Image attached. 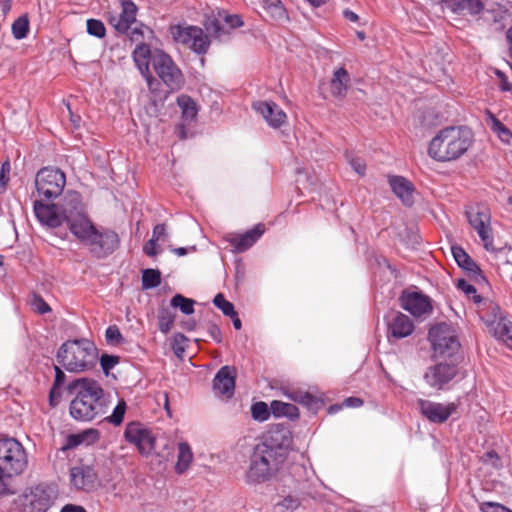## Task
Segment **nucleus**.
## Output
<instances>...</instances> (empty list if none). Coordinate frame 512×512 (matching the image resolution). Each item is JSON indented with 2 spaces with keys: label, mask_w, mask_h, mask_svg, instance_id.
I'll return each instance as SVG.
<instances>
[{
  "label": "nucleus",
  "mask_w": 512,
  "mask_h": 512,
  "mask_svg": "<svg viewBox=\"0 0 512 512\" xmlns=\"http://www.w3.org/2000/svg\"><path fill=\"white\" fill-rule=\"evenodd\" d=\"M66 176L56 167H43L35 176V188L39 200L33 203L37 220L50 228L65 224L70 233L91 255L104 259L111 255L120 245L119 235L112 229L97 226L89 216L87 205L82 195L68 190L58 204H45L58 198L65 187Z\"/></svg>",
  "instance_id": "nucleus-1"
},
{
  "label": "nucleus",
  "mask_w": 512,
  "mask_h": 512,
  "mask_svg": "<svg viewBox=\"0 0 512 512\" xmlns=\"http://www.w3.org/2000/svg\"><path fill=\"white\" fill-rule=\"evenodd\" d=\"M292 444V434L288 428L272 426L253 448L246 472L247 483L260 484L270 480L285 461Z\"/></svg>",
  "instance_id": "nucleus-2"
},
{
  "label": "nucleus",
  "mask_w": 512,
  "mask_h": 512,
  "mask_svg": "<svg viewBox=\"0 0 512 512\" xmlns=\"http://www.w3.org/2000/svg\"><path fill=\"white\" fill-rule=\"evenodd\" d=\"M67 390L74 396L69 406V413L73 419L91 422L107 413L109 403L102 386L96 380H73L68 384Z\"/></svg>",
  "instance_id": "nucleus-3"
},
{
  "label": "nucleus",
  "mask_w": 512,
  "mask_h": 512,
  "mask_svg": "<svg viewBox=\"0 0 512 512\" xmlns=\"http://www.w3.org/2000/svg\"><path fill=\"white\" fill-rule=\"evenodd\" d=\"M473 141V133L468 127L449 126L441 129L431 139L427 152L437 162H452L461 158Z\"/></svg>",
  "instance_id": "nucleus-4"
},
{
  "label": "nucleus",
  "mask_w": 512,
  "mask_h": 512,
  "mask_svg": "<svg viewBox=\"0 0 512 512\" xmlns=\"http://www.w3.org/2000/svg\"><path fill=\"white\" fill-rule=\"evenodd\" d=\"M56 359L68 372L82 373L95 367L98 350L86 338L67 340L59 347Z\"/></svg>",
  "instance_id": "nucleus-5"
},
{
  "label": "nucleus",
  "mask_w": 512,
  "mask_h": 512,
  "mask_svg": "<svg viewBox=\"0 0 512 512\" xmlns=\"http://www.w3.org/2000/svg\"><path fill=\"white\" fill-rule=\"evenodd\" d=\"M428 339L435 358H452L461 348L456 330L447 323L433 326L428 332Z\"/></svg>",
  "instance_id": "nucleus-6"
},
{
  "label": "nucleus",
  "mask_w": 512,
  "mask_h": 512,
  "mask_svg": "<svg viewBox=\"0 0 512 512\" xmlns=\"http://www.w3.org/2000/svg\"><path fill=\"white\" fill-rule=\"evenodd\" d=\"M56 499L57 489L54 485L39 483L22 494L18 512H47Z\"/></svg>",
  "instance_id": "nucleus-7"
},
{
  "label": "nucleus",
  "mask_w": 512,
  "mask_h": 512,
  "mask_svg": "<svg viewBox=\"0 0 512 512\" xmlns=\"http://www.w3.org/2000/svg\"><path fill=\"white\" fill-rule=\"evenodd\" d=\"M28 464L23 445L14 438L0 439V471L8 475L18 476L24 472Z\"/></svg>",
  "instance_id": "nucleus-8"
},
{
  "label": "nucleus",
  "mask_w": 512,
  "mask_h": 512,
  "mask_svg": "<svg viewBox=\"0 0 512 512\" xmlns=\"http://www.w3.org/2000/svg\"><path fill=\"white\" fill-rule=\"evenodd\" d=\"M153 68L161 81L170 90H179L182 87L184 77L181 70L178 68L171 56L163 50H154Z\"/></svg>",
  "instance_id": "nucleus-9"
},
{
  "label": "nucleus",
  "mask_w": 512,
  "mask_h": 512,
  "mask_svg": "<svg viewBox=\"0 0 512 512\" xmlns=\"http://www.w3.org/2000/svg\"><path fill=\"white\" fill-rule=\"evenodd\" d=\"M172 35L176 42L188 46L196 54H206L209 49V36L199 27L178 25L172 28Z\"/></svg>",
  "instance_id": "nucleus-10"
},
{
  "label": "nucleus",
  "mask_w": 512,
  "mask_h": 512,
  "mask_svg": "<svg viewBox=\"0 0 512 512\" xmlns=\"http://www.w3.org/2000/svg\"><path fill=\"white\" fill-rule=\"evenodd\" d=\"M120 4V12H110L108 16L109 23L114 29L123 34L130 32L132 40H137L138 36H142V32L137 28L131 29L132 24L136 23V15L138 8L135 2H118Z\"/></svg>",
  "instance_id": "nucleus-11"
},
{
  "label": "nucleus",
  "mask_w": 512,
  "mask_h": 512,
  "mask_svg": "<svg viewBox=\"0 0 512 512\" xmlns=\"http://www.w3.org/2000/svg\"><path fill=\"white\" fill-rule=\"evenodd\" d=\"M466 216L469 224L480 237L484 248L487 251H494L490 212L485 208H470L466 211Z\"/></svg>",
  "instance_id": "nucleus-12"
},
{
  "label": "nucleus",
  "mask_w": 512,
  "mask_h": 512,
  "mask_svg": "<svg viewBox=\"0 0 512 512\" xmlns=\"http://www.w3.org/2000/svg\"><path fill=\"white\" fill-rule=\"evenodd\" d=\"M416 404L420 414L434 424L446 422L458 407L454 402L440 403L427 399H418Z\"/></svg>",
  "instance_id": "nucleus-13"
},
{
  "label": "nucleus",
  "mask_w": 512,
  "mask_h": 512,
  "mask_svg": "<svg viewBox=\"0 0 512 512\" xmlns=\"http://www.w3.org/2000/svg\"><path fill=\"white\" fill-rule=\"evenodd\" d=\"M458 374L455 364L440 362L428 367L423 375L425 383L434 390H443Z\"/></svg>",
  "instance_id": "nucleus-14"
},
{
  "label": "nucleus",
  "mask_w": 512,
  "mask_h": 512,
  "mask_svg": "<svg viewBox=\"0 0 512 512\" xmlns=\"http://www.w3.org/2000/svg\"><path fill=\"white\" fill-rule=\"evenodd\" d=\"M69 481L71 488L76 491L91 492L99 485L95 468L87 464H79L70 468Z\"/></svg>",
  "instance_id": "nucleus-15"
},
{
  "label": "nucleus",
  "mask_w": 512,
  "mask_h": 512,
  "mask_svg": "<svg viewBox=\"0 0 512 512\" xmlns=\"http://www.w3.org/2000/svg\"><path fill=\"white\" fill-rule=\"evenodd\" d=\"M401 307L414 317L432 312L430 298L420 291H404L400 297Z\"/></svg>",
  "instance_id": "nucleus-16"
},
{
  "label": "nucleus",
  "mask_w": 512,
  "mask_h": 512,
  "mask_svg": "<svg viewBox=\"0 0 512 512\" xmlns=\"http://www.w3.org/2000/svg\"><path fill=\"white\" fill-rule=\"evenodd\" d=\"M265 233V226L262 223L256 224L253 228L244 233L235 234L227 241L232 245V252L243 253L249 250Z\"/></svg>",
  "instance_id": "nucleus-17"
},
{
  "label": "nucleus",
  "mask_w": 512,
  "mask_h": 512,
  "mask_svg": "<svg viewBox=\"0 0 512 512\" xmlns=\"http://www.w3.org/2000/svg\"><path fill=\"white\" fill-rule=\"evenodd\" d=\"M253 109L262 115L271 128L277 129L286 123V113L272 101H257L253 103Z\"/></svg>",
  "instance_id": "nucleus-18"
},
{
  "label": "nucleus",
  "mask_w": 512,
  "mask_h": 512,
  "mask_svg": "<svg viewBox=\"0 0 512 512\" xmlns=\"http://www.w3.org/2000/svg\"><path fill=\"white\" fill-rule=\"evenodd\" d=\"M213 390L216 395L231 398L235 390V373L229 366L221 367L213 379Z\"/></svg>",
  "instance_id": "nucleus-19"
},
{
  "label": "nucleus",
  "mask_w": 512,
  "mask_h": 512,
  "mask_svg": "<svg viewBox=\"0 0 512 512\" xmlns=\"http://www.w3.org/2000/svg\"><path fill=\"white\" fill-rule=\"evenodd\" d=\"M283 394L289 400L301 404L312 412H317L323 405L321 398L301 388H287Z\"/></svg>",
  "instance_id": "nucleus-20"
},
{
  "label": "nucleus",
  "mask_w": 512,
  "mask_h": 512,
  "mask_svg": "<svg viewBox=\"0 0 512 512\" xmlns=\"http://www.w3.org/2000/svg\"><path fill=\"white\" fill-rule=\"evenodd\" d=\"M477 313L488 329H491L505 317L499 305L489 298H482L477 303Z\"/></svg>",
  "instance_id": "nucleus-21"
},
{
  "label": "nucleus",
  "mask_w": 512,
  "mask_h": 512,
  "mask_svg": "<svg viewBox=\"0 0 512 512\" xmlns=\"http://www.w3.org/2000/svg\"><path fill=\"white\" fill-rule=\"evenodd\" d=\"M389 185L393 193L402 201L405 206H412L414 203V186L402 176H390Z\"/></svg>",
  "instance_id": "nucleus-22"
},
{
  "label": "nucleus",
  "mask_w": 512,
  "mask_h": 512,
  "mask_svg": "<svg viewBox=\"0 0 512 512\" xmlns=\"http://www.w3.org/2000/svg\"><path fill=\"white\" fill-rule=\"evenodd\" d=\"M388 331L396 339L406 338L413 333L414 324L407 315L398 313L389 323Z\"/></svg>",
  "instance_id": "nucleus-23"
},
{
  "label": "nucleus",
  "mask_w": 512,
  "mask_h": 512,
  "mask_svg": "<svg viewBox=\"0 0 512 512\" xmlns=\"http://www.w3.org/2000/svg\"><path fill=\"white\" fill-rule=\"evenodd\" d=\"M258 4L261 8L259 14L265 20L271 19L273 21L282 23L289 19L283 2H258Z\"/></svg>",
  "instance_id": "nucleus-24"
},
{
  "label": "nucleus",
  "mask_w": 512,
  "mask_h": 512,
  "mask_svg": "<svg viewBox=\"0 0 512 512\" xmlns=\"http://www.w3.org/2000/svg\"><path fill=\"white\" fill-rule=\"evenodd\" d=\"M453 258L457 265L466 271L468 274L477 277L481 276L482 271L476 262L467 254V252L459 246H453L451 248Z\"/></svg>",
  "instance_id": "nucleus-25"
},
{
  "label": "nucleus",
  "mask_w": 512,
  "mask_h": 512,
  "mask_svg": "<svg viewBox=\"0 0 512 512\" xmlns=\"http://www.w3.org/2000/svg\"><path fill=\"white\" fill-rule=\"evenodd\" d=\"M154 50L144 43L137 45L132 53L136 67L141 74H147L150 71V63L153 64Z\"/></svg>",
  "instance_id": "nucleus-26"
},
{
  "label": "nucleus",
  "mask_w": 512,
  "mask_h": 512,
  "mask_svg": "<svg viewBox=\"0 0 512 512\" xmlns=\"http://www.w3.org/2000/svg\"><path fill=\"white\" fill-rule=\"evenodd\" d=\"M350 75L344 67L336 69L330 81L331 93L335 97L343 98L348 90Z\"/></svg>",
  "instance_id": "nucleus-27"
},
{
  "label": "nucleus",
  "mask_w": 512,
  "mask_h": 512,
  "mask_svg": "<svg viewBox=\"0 0 512 512\" xmlns=\"http://www.w3.org/2000/svg\"><path fill=\"white\" fill-rule=\"evenodd\" d=\"M205 28L208 34L219 42L228 41L232 35V31L218 16L208 18L205 22Z\"/></svg>",
  "instance_id": "nucleus-28"
},
{
  "label": "nucleus",
  "mask_w": 512,
  "mask_h": 512,
  "mask_svg": "<svg viewBox=\"0 0 512 512\" xmlns=\"http://www.w3.org/2000/svg\"><path fill=\"white\" fill-rule=\"evenodd\" d=\"M100 439V433L95 428H88L79 433L70 434L67 437V447L73 448L80 445H92Z\"/></svg>",
  "instance_id": "nucleus-29"
},
{
  "label": "nucleus",
  "mask_w": 512,
  "mask_h": 512,
  "mask_svg": "<svg viewBox=\"0 0 512 512\" xmlns=\"http://www.w3.org/2000/svg\"><path fill=\"white\" fill-rule=\"evenodd\" d=\"M489 332L512 349V322L504 317Z\"/></svg>",
  "instance_id": "nucleus-30"
},
{
  "label": "nucleus",
  "mask_w": 512,
  "mask_h": 512,
  "mask_svg": "<svg viewBox=\"0 0 512 512\" xmlns=\"http://www.w3.org/2000/svg\"><path fill=\"white\" fill-rule=\"evenodd\" d=\"M193 460V452L190 445L187 442L178 443V456L175 465V471L181 475L185 473Z\"/></svg>",
  "instance_id": "nucleus-31"
},
{
  "label": "nucleus",
  "mask_w": 512,
  "mask_h": 512,
  "mask_svg": "<svg viewBox=\"0 0 512 512\" xmlns=\"http://www.w3.org/2000/svg\"><path fill=\"white\" fill-rule=\"evenodd\" d=\"M177 104L181 108L182 119L185 122H192L196 119L198 109L195 101L188 95H180Z\"/></svg>",
  "instance_id": "nucleus-32"
},
{
  "label": "nucleus",
  "mask_w": 512,
  "mask_h": 512,
  "mask_svg": "<svg viewBox=\"0 0 512 512\" xmlns=\"http://www.w3.org/2000/svg\"><path fill=\"white\" fill-rule=\"evenodd\" d=\"M486 123L502 142L510 143L512 132L491 112L487 113Z\"/></svg>",
  "instance_id": "nucleus-33"
},
{
  "label": "nucleus",
  "mask_w": 512,
  "mask_h": 512,
  "mask_svg": "<svg viewBox=\"0 0 512 512\" xmlns=\"http://www.w3.org/2000/svg\"><path fill=\"white\" fill-rule=\"evenodd\" d=\"M271 410L276 417H287L291 420L299 418V409L294 404L274 400L271 402Z\"/></svg>",
  "instance_id": "nucleus-34"
},
{
  "label": "nucleus",
  "mask_w": 512,
  "mask_h": 512,
  "mask_svg": "<svg viewBox=\"0 0 512 512\" xmlns=\"http://www.w3.org/2000/svg\"><path fill=\"white\" fill-rule=\"evenodd\" d=\"M489 6L484 11V20L488 22L501 23L508 14V10L499 2H488Z\"/></svg>",
  "instance_id": "nucleus-35"
},
{
  "label": "nucleus",
  "mask_w": 512,
  "mask_h": 512,
  "mask_svg": "<svg viewBox=\"0 0 512 512\" xmlns=\"http://www.w3.org/2000/svg\"><path fill=\"white\" fill-rule=\"evenodd\" d=\"M55 380L49 393V400L51 405H56L61 397V390L66 381V375L64 371L58 366L54 367Z\"/></svg>",
  "instance_id": "nucleus-36"
},
{
  "label": "nucleus",
  "mask_w": 512,
  "mask_h": 512,
  "mask_svg": "<svg viewBox=\"0 0 512 512\" xmlns=\"http://www.w3.org/2000/svg\"><path fill=\"white\" fill-rule=\"evenodd\" d=\"M30 29V22L27 14H23L14 20L11 26L12 35L16 40L27 37Z\"/></svg>",
  "instance_id": "nucleus-37"
},
{
  "label": "nucleus",
  "mask_w": 512,
  "mask_h": 512,
  "mask_svg": "<svg viewBox=\"0 0 512 512\" xmlns=\"http://www.w3.org/2000/svg\"><path fill=\"white\" fill-rule=\"evenodd\" d=\"M147 430L148 429L138 422H130L127 424L124 431L125 440L135 445Z\"/></svg>",
  "instance_id": "nucleus-38"
},
{
  "label": "nucleus",
  "mask_w": 512,
  "mask_h": 512,
  "mask_svg": "<svg viewBox=\"0 0 512 512\" xmlns=\"http://www.w3.org/2000/svg\"><path fill=\"white\" fill-rule=\"evenodd\" d=\"M195 301L190 298H186L181 294H176L170 300V305L173 308H178L183 314L191 315L194 313Z\"/></svg>",
  "instance_id": "nucleus-39"
},
{
  "label": "nucleus",
  "mask_w": 512,
  "mask_h": 512,
  "mask_svg": "<svg viewBox=\"0 0 512 512\" xmlns=\"http://www.w3.org/2000/svg\"><path fill=\"white\" fill-rule=\"evenodd\" d=\"M141 281L143 289H154L161 283V273L158 269H145L142 272Z\"/></svg>",
  "instance_id": "nucleus-40"
},
{
  "label": "nucleus",
  "mask_w": 512,
  "mask_h": 512,
  "mask_svg": "<svg viewBox=\"0 0 512 512\" xmlns=\"http://www.w3.org/2000/svg\"><path fill=\"white\" fill-rule=\"evenodd\" d=\"M156 439L150 430H147L144 435L135 444L140 454L144 456L150 455L155 449Z\"/></svg>",
  "instance_id": "nucleus-41"
},
{
  "label": "nucleus",
  "mask_w": 512,
  "mask_h": 512,
  "mask_svg": "<svg viewBox=\"0 0 512 512\" xmlns=\"http://www.w3.org/2000/svg\"><path fill=\"white\" fill-rule=\"evenodd\" d=\"M127 404L125 400L120 399L117 405L114 407L112 413L104 418V421L114 426H120L123 423L124 416L126 413Z\"/></svg>",
  "instance_id": "nucleus-42"
},
{
  "label": "nucleus",
  "mask_w": 512,
  "mask_h": 512,
  "mask_svg": "<svg viewBox=\"0 0 512 512\" xmlns=\"http://www.w3.org/2000/svg\"><path fill=\"white\" fill-rule=\"evenodd\" d=\"M174 321H175V314L169 309V308H161L160 311H159V316H158V326H159V330L164 333V334H167L173 324H174Z\"/></svg>",
  "instance_id": "nucleus-43"
},
{
  "label": "nucleus",
  "mask_w": 512,
  "mask_h": 512,
  "mask_svg": "<svg viewBox=\"0 0 512 512\" xmlns=\"http://www.w3.org/2000/svg\"><path fill=\"white\" fill-rule=\"evenodd\" d=\"M268 405L263 401H258L251 406L252 418L258 422H264L270 417Z\"/></svg>",
  "instance_id": "nucleus-44"
},
{
  "label": "nucleus",
  "mask_w": 512,
  "mask_h": 512,
  "mask_svg": "<svg viewBox=\"0 0 512 512\" xmlns=\"http://www.w3.org/2000/svg\"><path fill=\"white\" fill-rule=\"evenodd\" d=\"M87 33L96 38H103L106 35V28L104 23L98 19H88L86 22Z\"/></svg>",
  "instance_id": "nucleus-45"
},
{
  "label": "nucleus",
  "mask_w": 512,
  "mask_h": 512,
  "mask_svg": "<svg viewBox=\"0 0 512 512\" xmlns=\"http://www.w3.org/2000/svg\"><path fill=\"white\" fill-rule=\"evenodd\" d=\"M13 475L0 471V498L14 495L16 490L12 484Z\"/></svg>",
  "instance_id": "nucleus-46"
},
{
  "label": "nucleus",
  "mask_w": 512,
  "mask_h": 512,
  "mask_svg": "<svg viewBox=\"0 0 512 512\" xmlns=\"http://www.w3.org/2000/svg\"><path fill=\"white\" fill-rule=\"evenodd\" d=\"M456 286L467 296V298L473 300L475 304L482 299V297L477 293L476 288L465 279H459Z\"/></svg>",
  "instance_id": "nucleus-47"
},
{
  "label": "nucleus",
  "mask_w": 512,
  "mask_h": 512,
  "mask_svg": "<svg viewBox=\"0 0 512 512\" xmlns=\"http://www.w3.org/2000/svg\"><path fill=\"white\" fill-rule=\"evenodd\" d=\"M217 16L222 19V22H224L231 31L243 25V20L238 14H229L226 11H219Z\"/></svg>",
  "instance_id": "nucleus-48"
},
{
  "label": "nucleus",
  "mask_w": 512,
  "mask_h": 512,
  "mask_svg": "<svg viewBox=\"0 0 512 512\" xmlns=\"http://www.w3.org/2000/svg\"><path fill=\"white\" fill-rule=\"evenodd\" d=\"M213 304L222 311L225 316L233 315L235 312V308L232 302L225 299L222 293H218L214 299Z\"/></svg>",
  "instance_id": "nucleus-49"
},
{
  "label": "nucleus",
  "mask_w": 512,
  "mask_h": 512,
  "mask_svg": "<svg viewBox=\"0 0 512 512\" xmlns=\"http://www.w3.org/2000/svg\"><path fill=\"white\" fill-rule=\"evenodd\" d=\"M31 308L34 312L38 314L44 315L51 311L48 303L38 294H33L30 300Z\"/></svg>",
  "instance_id": "nucleus-50"
},
{
  "label": "nucleus",
  "mask_w": 512,
  "mask_h": 512,
  "mask_svg": "<svg viewBox=\"0 0 512 512\" xmlns=\"http://www.w3.org/2000/svg\"><path fill=\"white\" fill-rule=\"evenodd\" d=\"M444 4H466V13L470 15H478L482 14V18L484 19V11L486 6L484 2H443Z\"/></svg>",
  "instance_id": "nucleus-51"
},
{
  "label": "nucleus",
  "mask_w": 512,
  "mask_h": 512,
  "mask_svg": "<svg viewBox=\"0 0 512 512\" xmlns=\"http://www.w3.org/2000/svg\"><path fill=\"white\" fill-rule=\"evenodd\" d=\"M119 360V357L116 355L102 354L100 356V366L105 375L109 374L110 370H112L119 363Z\"/></svg>",
  "instance_id": "nucleus-52"
},
{
  "label": "nucleus",
  "mask_w": 512,
  "mask_h": 512,
  "mask_svg": "<svg viewBox=\"0 0 512 512\" xmlns=\"http://www.w3.org/2000/svg\"><path fill=\"white\" fill-rule=\"evenodd\" d=\"M105 337L106 341L112 345H117L123 340L122 334L116 325H111L106 329Z\"/></svg>",
  "instance_id": "nucleus-53"
},
{
  "label": "nucleus",
  "mask_w": 512,
  "mask_h": 512,
  "mask_svg": "<svg viewBox=\"0 0 512 512\" xmlns=\"http://www.w3.org/2000/svg\"><path fill=\"white\" fill-rule=\"evenodd\" d=\"M300 505V500L292 495H288L276 504V507L282 508V511H293Z\"/></svg>",
  "instance_id": "nucleus-54"
},
{
  "label": "nucleus",
  "mask_w": 512,
  "mask_h": 512,
  "mask_svg": "<svg viewBox=\"0 0 512 512\" xmlns=\"http://www.w3.org/2000/svg\"><path fill=\"white\" fill-rule=\"evenodd\" d=\"M346 159L349 162L352 169L359 175L365 174V164L364 161L361 158L354 157L352 154L347 153Z\"/></svg>",
  "instance_id": "nucleus-55"
},
{
  "label": "nucleus",
  "mask_w": 512,
  "mask_h": 512,
  "mask_svg": "<svg viewBox=\"0 0 512 512\" xmlns=\"http://www.w3.org/2000/svg\"><path fill=\"white\" fill-rule=\"evenodd\" d=\"M481 512H511L508 508L505 506L494 503V502H484L480 506Z\"/></svg>",
  "instance_id": "nucleus-56"
},
{
  "label": "nucleus",
  "mask_w": 512,
  "mask_h": 512,
  "mask_svg": "<svg viewBox=\"0 0 512 512\" xmlns=\"http://www.w3.org/2000/svg\"><path fill=\"white\" fill-rule=\"evenodd\" d=\"M437 5H440L442 11H450L454 14H465L466 13V4H444L443 2H436Z\"/></svg>",
  "instance_id": "nucleus-57"
},
{
  "label": "nucleus",
  "mask_w": 512,
  "mask_h": 512,
  "mask_svg": "<svg viewBox=\"0 0 512 512\" xmlns=\"http://www.w3.org/2000/svg\"><path fill=\"white\" fill-rule=\"evenodd\" d=\"M167 237L168 234L166 232L165 224L161 223L154 226L151 239L158 242L160 240H165Z\"/></svg>",
  "instance_id": "nucleus-58"
},
{
  "label": "nucleus",
  "mask_w": 512,
  "mask_h": 512,
  "mask_svg": "<svg viewBox=\"0 0 512 512\" xmlns=\"http://www.w3.org/2000/svg\"><path fill=\"white\" fill-rule=\"evenodd\" d=\"M144 253L147 256L154 257L158 254L157 242L153 239H150L143 248Z\"/></svg>",
  "instance_id": "nucleus-59"
},
{
  "label": "nucleus",
  "mask_w": 512,
  "mask_h": 512,
  "mask_svg": "<svg viewBox=\"0 0 512 512\" xmlns=\"http://www.w3.org/2000/svg\"><path fill=\"white\" fill-rule=\"evenodd\" d=\"M144 79L146 80V83H147V86H148V89L151 91V92H155L158 87L160 86V83L158 80H156L152 74L149 72H147V74H141Z\"/></svg>",
  "instance_id": "nucleus-60"
},
{
  "label": "nucleus",
  "mask_w": 512,
  "mask_h": 512,
  "mask_svg": "<svg viewBox=\"0 0 512 512\" xmlns=\"http://www.w3.org/2000/svg\"><path fill=\"white\" fill-rule=\"evenodd\" d=\"M208 333L211 336V338L217 343H220L222 341V333L218 325L210 324L208 327Z\"/></svg>",
  "instance_id": "nucleus-61"
},
{
  "label": "nucleus",
  "mask_w": 512,
  "mask_h": 512,
  "mask_svg": "<svg viewBox=\"0 0 512 512\" xmlns=\"http://www.w3.org/2000/svg\"><path fill=\"white\" fill-rule=\"evenodd\" d=\"M178 338H180L181 340H184L185 339V336L182 335V334H178L174 337V340L172 342V350L173 352L175 353L176 356L180 357L182 356V354L184 353L185 349L184 347H182L179 342H178Z\"/></svg>",
  "instance_id": "nucleus-62"
},
{
  "label": "nucleus",
  "mask_w": 512,
  "mask_h": 512,
  "mask_svg": "<svg viewBox=\"0 0 512 512\" xmlns=\"http://www.w3.org/2000/svg\"><path fill=\"white\" fill-rule=\"evenodd\" d=\"M344 407L358 408L363 405V400L359 397H348L343 401Z\"/></svg>",
  "instance_id": "nucleus-63"
},
{
  "label": "nucleus",
  "mask_w": 512,
  "mask_h": 512,
  "mask_svg": "<svg viewBox=\"0 0 512 512\" xmlns=\"http://www.w3.org/2000/svg\"><path fill=\"white\" fill-rule=\"evenodd\" d=\"M60 512H87L82 506L75 504L64 505Z\"/></svg>",
  "instance_id": "nucleus-64"
}]
</instances>
